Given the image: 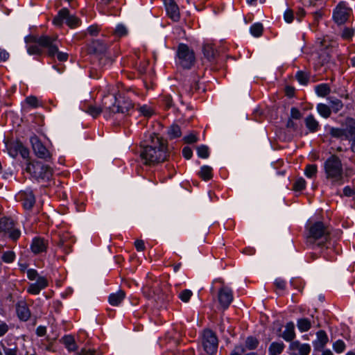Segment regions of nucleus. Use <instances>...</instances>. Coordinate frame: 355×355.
Instances as JSON below:
<instances>
[{"instance_id":"obj_1","label":"nucleus","mask_w":355,"mask_h":355,"mask_svg":"<svg viewBox=\"0 0 355 355\" xmlns=\"http://www.w3.org/2000/svg\"><path fill=\"white\" fill-rule=\"evenodd\" d=\"M140 156L146 164H154L164 161L167 152L164 141L158 135H151L150 144L143 148Z\"/></svg>"},{"instance_id":"obj_2","label":"nucleus","mask_w":355,"mask_h":355,"mask_svg":"<svg viewBox=\"0 0 355 355\" xmlns=\"http://www.w3.org/2000/svg\"><path fill=\"white\" fill-rule=\"evenodd\" d=\"M330 229L322 222L318 221L313 223L309 229V234L307 236V243L310 245L322 246L326 243L329 245L327 248H330L329 242Z\"/></svg>"},{"instance_id":"obj_3","label":"nucleus","mask_w":355,"mask_h":355,"mask_svg":"<svg viewBox=\"0 0 355 355\" xmlns=\"http://www.w3.org/2000/svg\"><path fill=\"white\" fill-rule=\"evenodd\" d=\"M326 178L331 180L333 184H342L343 169L340 159L336 155H331L324 162Z\"/></svg>"},{"instance_id":"obj_4","label":"nucleus","mask_w":355,"mask_h":355,"mask_svg":"<svg viewBox=\"0 0 355 355\" xmlns=\"http://www.w3.org/2000/svg\"><path fill=\"white\" fill-rule=\"evenodd\" d=\"M37 42L42 47L47 49L49 56L54 57L56 55L59 61H66L67 60L68 54L58 51L56 38H52L49 36H42L37 40Z\"/></svg>"},{"instance_id":"obj_5","label":"nucleus","mask_w":355,"mask_h":355,"mask_svg":"<svg viewBox=\"0 0 355 355\" xmlns=\"http://www.w3.org/2000/svg\"><path fill=\"white\" fill-rule=\"evenodd\" d=\"M177 57L178 63L184 69H190L196 61L194 51L184 44L178 45Z\"/></svg>"},{"instance_id":"obj_6","label":"nucleus","mask_w":355,"mask_h":355,"mask_svg":"<svg viewBox=\"0 0 355 355\" xmlns=\"http://www.w3.org/2000/svg\"><path fill=\"white\" fill-rule=\"evenodd\" d=\"M26 171L37 179L49 180L52 176V169L49 166L42 165L40 163H29L26 168Z\"/></svg>"},{"instance_id":"obj_7","label":"nucleus","mask_w":355,"mask_h":355,"mask_svg":"<svg viewBox=\"0 0 355 355\" xmlns=\"http://www.w3.org/2000/svg\"><path fill=\"white\" fill-rule=\"evenodd\" d=\"M63 20H65L66 24L72 28L79 24V19L76 16L71 15L67 8H62L59 11L53 19V24L56 26H61Z\"/></svg>"},{"instance_id":"obj_8","label":"nucleus","mask_w":355,"mask_h":355,"mask_svg":"<svg viewBox=\"0 0 355 355\" xmlns=\"http://www.w3.org/2000/svg\"><path fill=\"white\" fill-rule=\"evenodd\" d=\"M202 345L207 354H213L216 351L218 347V339L211 331H205L203 334Z\"/></svg>"},{"instance_id":"obj_9","label":"nucleus","mask_w":355,"mask_h":355,"mask_svg":"<svg viewBox=\"0 0 355 355\" xmlns=\"http://www.w3.org/2000/svg\"><path fill=\"white\" fill-rule=\"evenodd\" d=\"M114 98L117 103V105H113L107 107L112 113L126 114L133 107L132 103L128 99L125 98H122V99L121 98H117L116 96H114Z\"/></svg>"},{"instance_id":"obj_10","label":"nucleus","mask_w":355,"mask_h":355,"mask_svg":"<svg viewBox=\"0 0 355 355\" xmlns=\"http://www.w3.org/2000/svg\"><path fill=\"white\" fill-rule=\"evenodd\" d=\"M31 143L32 144L33 150L35 154L40 158L47 159L51 157L49 150L41 143L39 139L34 136L31 138Z\"/></svg>"},{"instance_id":"obj_11","label":"nucleus","mask_w":355,"mask_h":355,"mask_svg":"<svg viewBox=\"0 0 355 355\" xmlns=\"http://www.w3.org/2000/svg\"><path fill=\"white\" fill-rule=\"evenodd\" d=\"M218 302L223 309L228 308L233 300V295L231 289L227 287L221 288L218 294Z\"/></svg>"},{"instance_id":"obj_12","label":"nucleus","mask_w":355,"mask_h":355,"mask_svg":"<svg viewBox=\"0 0 355 355\" xmlns=\"http://www.w3.org/2000/svg\"><path fill=\"white\" fill-rule=\"evenodd\" d=\"M349 10L343 3H339L334 12V19L338 24L345 23L348 18Z\"/></svg>"},{"instance_id":"obj_13","label":"nucleus","mask_w":355,"mask_h":355,"mask_svg":"<svg viewBox=\"0 0 355 355\" xmlns=\"http://www.w3.org/2000/svg\"><path fill=\"white\" fill-rule=\"evenodd\" d=\"M164 5L168 15L175 21L179 20L180 12L175 2L173 0H164Z\"/></svg>"},{"instance_id":"obj_14","label":"nucleus","mask_w":355,"mask_h":355,"mask_svg":"<svg viewBox=\"0 0 355 355\" xmlns=\"http://www.w3.org/2000/svg\"><path fill=\"white\" fill-rule=\"evenodd\" d=\"M48 285L46 279L44 277H39L35 283L31 284L28 292L33 295H37L42 289Z\"/></svg>"},{"instance_id":"obj_15","label":"nucleus","mask_w":355,"mask_h":355,"mask_svg":"<svg viewBox=\"0 0 355 355\" xmlns=\"http://www.w3.org/2000/svg\"><path fill=\"white\" fill-rule=\"evenodd\" d=\"M20 198L23 201V206L26 209H31L35 202V196L32 191L30 190L21 193Z\"/></svg>"},{"instance_id":"obj_16","label":"nucleus","mask_w":355,"mask_h":355,"mask_svg":"<svg viewBox=\"0 0 355 355\" xmlns=\"http://www.w3.org/2000/svg\"><path fill=\"white\" fill-rule=\"evenodd\" d=\"M345 130V138L349 140L352 137H355V120L353 119H347L343 124Z\"/></svg>"},{"instance_id":"obj_17","label":"nucleus","mask_w":355,"mask_h":355,"mask_svg":"<svg viewBox=\"0 0 355 355\" xmlns=\"http://www.w3.org/2000/svg\"><path fill=\"white\" fill-rule=\"evenodd\" d=\"M46 242L40 238H35L31 244V250L35 254H38L46 250Z\"/></svg>"},{"instance_id":"obj_18","label":"nucleus","mask_w":355,"mask_h":355,"mask_svg":"<svg viewBox=\"0 0 355 355\" xmlns=\"http://www.w3.org/2000/svg\"><path fill=\"white\" fill-rule=\"evenodd\" d=\"M17 313L18 317L24 321L28 320L31 316V312L24 302H20L17 304Z\"/></svg>"},{"instance_id":"obj_19","label":"nucleus","mask_w":355,"mask_h":355,"mask_svg":"<svg viewBox=\"0 0 355 355\" xmlns=\"http://www.w3.org/2000/svg\"><path fill=\"white\" fill-rule=\"evenodd\" d=\"M295 326L293 322H288L285 326V330L282 333V337L286 341H291L295 336Z\"/></svg>"},{"instance_id":"obj_20","label":"nucleus","mask_w":355,"mask_h":355,"mask_svg":"<svg viewBox=\"0 0 355 355\" xmlns=\"http://www.w3.org/2000/svg\"><path fill=\"white\" fill-rule=\"evenodd\" d=\"M107 49V45L101 40H94L90 45V50L94 53L103 54Z\"/></svg>"},{"instance_id":"obj_21","label":"nucleus","mask_w":355,"mask_h":355,"mask_svg":"<svg viewBox=\"0 0 355 355\" xmlns=\"http://www.w3.org/2000/svg\"><path fill=\"white\" fill-rule=\"evenodd\" d=\"M40 38V37L35 38V37H30V38H26V41L27 43H29L30 42H33L35 43L34 44H31V45H29L28 46L27 51H28V54H30V55H36V54L42 53L41 49L37 46V44H38L40 46H41L37 42V40Z\"/></svg>"},{"instance_id":"obj_22","label":"nucleus","mask_w":355,"mask_h":355,"mask_svg":"<svg viewBox=\"0 0 355 355\" xmlns=\"http://www.w3.org/2000/svg\"><path fill=\"white\" fill-rule=\"evenodd\" d=\"M125 297V293L120 290L109 296V303L112 306H118Z\"/></svg>"},{"instance_id":"obj_23","label":"nucleus","mask_w":355,"mask_h":355,"mask_svg":"<svg viewBox=\"0 0 355 355\" xmlns=\"http://www.w3.org/2000/svg\"><path fill=\"white\" fill-rule=\"evenodd\" d=\"M284 348L283 343L273 342L269 347V354L270 355H279L280 354Z\"/></svg>"},{"instance_id":"obj_24","label":"nucleus","mask_w":355,"mask_h":355,"mask_svg":"<svg viewBox=\"0 0 355 355\" xmlns=\"http://www.w3.org/2000/svg\"><path fill=\"white\" fill-rule=\"evenodd\" d=\"M305 123L307 128L311 132H315L318 129V122L313 115H309L305 119Z\"/></svg>"},{"instance_id":"obj_25","label":"nucleus","mask_w":355,"mask_h":355,"mask_svg":"<svg viewBox=\"0 0 355 355\" xmlns=\"http://www.w3.org/2000/svg\"><path fill=\"white\" fill-rule=\"evenodd\" d=\"M13 227V221L10 218H3L0 220V231H10Z\"/></svg>"},{"instance_id":"obj_26","label":"nucleus","mask_w":355,"mask_h":355,"mask_svg":"<svg viewBox=\"0 0 355 355\" xmlns=\"http://www.w3.org/2000/svg\"><path fill=\"white\" fill-rule=\"evenodd\" d=\"M299 330L302 332L307 331L311 327V322L306 318L299 319L297 322Z\"/></svg>"},{"instance_id":"obj_27","label":"nucleus","mask_w":355,"mask_h":355,"mask_svg":"<svg viewBox=\"0 0 355 355\" xmlns=\"http://www.w3.org/2000/svg\"><path fill=\"white\" fill-rule=\"evenodd\" d=\"M212 168L209 166H203L200 168L199 175L204 180H207L212 178Z\"/></svg>"},{"instance_id":"obj_28","label":"nucleus","mask_w":355,"mask_h":355,"mask_svg":"<svg viewBox=\"0 0 355 355\" xmlns=\"http://www.w3.org/2000/svg\"><path fill=\"white\" fill-rule=\"evenodd\" d=\"M202 51L204 55L209 60L214 58L216 53L211 44H205Z\"/></svg>"},{"instance_id":"obj_29","label":"nucleus","mask_w":355,"mask_h":355,"mask_svg":"<svg viewBox=\"0 0 355 355\" xmlns=\"http://www.w3.org/2000/svg\"><path fill=\"white\" fill-rule=\"evenodd\" d=\"M317 110L318 113L324 118H328L331 114V108L323 103H319L317 105Z\"/></svg>"},{"instance_id":"obj_30","label":"nucleus","mask_w":355,"mask_h":355,"mask_svg":"<svg viewBox=\"0 0 355 355\" xmlns=\"http://www.w3.org/2000/svg\"><path fill=\"white\" fill-rule=\"evenodd\" d=\"M168 135L171 139H175L181 136L180 128L176 125L173 124L170 126L168 130Z\"/></svg>"},{"instance_id":"obj_31","label":"nucleus","mask_w":355,"mask_h":355,"mask_svg":"<svg viewBox=\"0 0 355 355\" xmlns=\"http://www.w3.org/2000/svg\"><path fill=\"white\" fill-rule=\"evenodd\" d=\"M315 92L320 96H325L329 94L330 88L326 84H321L315 87Z\"/></svg>"},{"instance_id":"obj_32","label":"nucleus","mask_w":355,"mask_h":355,"mask_svg":"<svg viewBox=\"0 0 355 355\" xmlns=\"http://www.w3.org/2000/svg\"><path fill=\"white\" fill-rule=\"evenodd\" d=\"M329 101H330L331 108L332 109V110L334 112H338L343 107V103L341 102L340 100H339L338 98H330Z\"/></svg>"},{"instance_id":"obj_33","label":"nucleus","mask_w":355,"mask_h":355,"mask_svg":"<svg viewBox=\"0 0 355 355\" xmlns=\"http://www.w3.org/2000/svg\"><path fill=\"white\" fill-rule=\"evenodd\" d=\"M15 150L20 153L24 159H26L29 156L28 150L21 143H17L15 146Z\"/></svg>"},{"instance_id":"obj_34","label":"nucleus","mask_w":355,"mask_h":355,"mask_svg":"<svg viewBox=\"0 0 355 355\" xmlns=\"http://www.w3.org/2000/svg\"><path fill=\"white\" fill-rule=\"evenodd\" d=\"M262 32L263 26L261 24H254L250 28V33L254 37H259L262 34Z\"/></svg>"},{"instance_id":"obj_35","label":"nucleus","mask_w":355,"mask_h":355,"mask_svg":"<svg viewBox=\"0 0 355 355\" xmlns=\"http://www.w3.org/2000/svg\"><path fill=\"white\" fill-rule=\"evenodd\" d=\"M63 343L69 350H74L76 349L75 340L72 336H64L63 338Z\"/></svg>"},{"instance_id":"obj_36","label":"nucleus","mask_w":355,"mask_h":355,"mask_svg":"<svg viewBox=\"0 0 355 355\" xmlns=\"http://www.w3.org/2000/svg\"><path fill=\"white\" fill-rule=\"evenodd\" d=\"M198 155L203 159H206L209 157V148L207 146L201 145L196 147Z\"/></svg>"},{"instance_id":"obj_37","label":"nucleus","mask_w":355,"mask_h":355,"mask_svg":"<svg viewBox=\"0 0 355 355\" xmlns=\"http://www.w3.org/2000/svg\"><path fill=\"white\" fill-rule=\"evenodd\" d=\"M86 112L93 117H96L102 112V109L96 105H89L87 107Z\"/></svg>"},{"instance_id":"obj_38","label":"nucleus","mask_w":355,"mask_h":355,"mask_svg":"<svg viewBox=\"0 0 355 355\" xmlns=\"http://www.w3.org/2000/svg\"><path fill=\"white\" fill-rule=\"evenodd\" d=\"M317 173V166L315 164L308 165L304 171L306 177L311 178L315 175Z\"/></svg>"},{"instance_id":"obj_39","label":"nucleus","mask_w":355,"mask_h":355,"mask_svg":"<svg viewBox=\"0 0 355 355\" xmlns=\"http://www.w3.org/2000/svg\"><path fill=\"white\" fill-rule=\"evenodd\" d=\"M318 342L320 343V347H324L328 342V338L326 333L324 331H319L317 333Z\"/></svg>"},{"instance_id":"obj_40","label":"nucleus","mask_w":355,"mask_h":355,"mask_svg":"<svg viewBox=\"0 0 355 355\" xmlns=\"http://www.w3.org/2000/svg\"><path fill=\"white\" fill-rule=\"evenodd\" d=\"M330 134L332 137L336 138H341L345 137V130L343 126L341 128H331L330 129Z\"/></svg>"},{"instance_id":"obj_41","label":"nucleus","mask_w":355,"mask_h":355,"mask_svg":"<svg viewBox=\"0 0 355 355\" xmlns=\"http://www.w3.org/2000/svg\"><path fill=\"white\" fill-rule=\"evenodd\" d=\"M15 258V254L12 251L5 252L2 255V260L6 263H11Z\"/></svg>"},{"instance_id":"obj_42","label":"nucleus","mask_w":355,"mask_h":355,"mask_svg":"<svg viewBox=\"0 0 355 355\" xmlns=\"http://www.w3.org/2000/svg\"><path fill=\"white\" fill-rule=\"evenodd\" d=\"M192 294L190 290L186 289L180 293L179 297L182 302H188Z\"/></svg>"},{"instance_id":"obj_43","label":"nucleus","mask_w":355,"mask_h":355,"mask_svg":"<svg viewBox=\"0 0 355 355\" xmlns=\"http://www.w3.org/2000/svg\"><path fill=\"white\" fill-rule=\"evenodd\" d=\"M333 349L337 353H342L345 349V344L343 340H338L334 343Z\"/></svg>"},{"instance_id":"obj_44","label":"nucleus","mask_w":355,"mask_h":355,"mask_svg":"<svg viewBox=\"0 0 355 355\" xmlns=\"http://www.w3.org/2000/svg\"><path fill=\"white\" fill-rule=\"evenodd\" d=\"M258 343H259V342H258L257 339L252 338V337L248 338L246 340V342H245L246 347L249 349H255L257 347Z\"/></svg>"},{"instance_id":"obj_45","label":"nucleus","mask_w":355,"mask_h":355,"mask_svg":"<svg viewBox=\"0 0 355 355\" xmlns=\"http://www.w3.org/2000/svg\"><path fill=\"white\" fill-rule=\"evenodd\" d=\"M139 112L145 116L149 117L153 114V110L148 105H143L139 107Z\"/></svg>"},{"instance_id":"obj_46","label":"nucleus","mask_w":355,"mask_h":355,"mask_svg":"<svg viewBox=\"0 0 355 355\" xmlns=\"http://www.w3.org/2000/svg\"><path fill=\"white\" fill-rule=\"evenodd\" d=\"M306 182L303 178H299L294 184V189L295 191H301L305 188Z\"/></svg>"},{"instance_id":"obj_47","label":"nucleus","mask_w":355,"mask_h":355,"mask_svg":"<svg viewBox=\"0 0 355 355\" xmlns=\"http://www.w3.org/2000/svg\"><path fill=\"white\" fill-rule=\"evenodd\" d=\"M114 33L116 35L121 37L125 35L128 33V31L123 25L119 24L116 26Z\"/></svg>"},{"instance_id":"obj_48","label":"nucleus","mask_w":355,"mask_h":355,"mask_svg":"<svg viewBox=\"0 0 355 355\" xmlns=\"http://www.w3.org/2000/svg\"><path fill=\"white\" fill-rule=\"evenodd\" d=\"M26 102L31 106L37 107H38L39 103L37 98L34 96H28L26 98Z\"/></svg>"},{"instance_id":"obj_49","label":"nucleus","mask_w":355,"mask_h":355,"mask_svg":"<svg viewBox=\"0 0 355 355\" xmlns=\"http://www.w3.org/2000/svg\"><path fill=\"white\" fill-rule=\"evenodd\" d=\"M311 351V347L308 344H302L298 349L300 355H308Z\"/></svg>"},{"instance_id":"obj_50","label":"nucleus","mask_w":355,"mask_h":355,"mask_svg":"<svg viewBox=\"0 0 355 355\" xmlns=\"http://www.w3.org/2000/svg\"><path fill=\"white\" fill-rule=\"evenodd\" d=\"M296 77L300 83L305 85L307 83L308 78L306 75L302 71H298L296 74Z\"/></svg>"},{"instance_id":"obj_51","label":"nucleus","mask_w":355,"mask_h":355,"mask_svg":"<svg viewBox=\"0 0 355 355\" xmlns=\"http://www.w3.org/2000/svg\"><path fill=\"white\" fill-rule=\"evenodd\" d=\"M7 232L9 234V237L14 241L17 240L20 236V231L17 229H13V227Z\"/></svg>"},{"instance_id":"obj_52","label":"nucleus","mask_w":355,"mask_h":355,"mask_svg":"<svg viewBox=\"0 0 355 355\" xmlns=\"http://www.w3.org/2000/svg\"><path fill=\"white\" fill-rule=\"evenodd\" d=\"M354 35V31L350 28H345L342 33V37L345 40H349Z\"/></svg>"},{"instance_id":"obj_53","label":"nucleus","mask_w":355,"mask_h":355,"mask_svg":"<svg viewBox=\"0 0 355 355\" xmlns=\"http://www.w3.org/2000/svg\"><path fill=\"white\" fill-rule=\"evenodd\" d=\"M27 277L30 280L37 279L40 277L37 274V272L34 269H29L27 271Z\"/></svg>"},{"instance_id":"obj_54","label":"nucleus","mask_w":355,"mask_h":355,"mask_svg":"<svg viewBox=\"0 0 355 355\" xmlns=\"http://www.w3.org/2000/svg\"><path fill=\"white\" fill-rule=\"evenodd\" d=\"M284 20L287 22V23H291L292 22L293 19V11L290 9L287 10L285 12H284Z\"/></svg>"},{"instance_id":"obj_55","label":"nucleus","mask_w":355,"mask_h":355,"mask_svg":"<svg viewBox=\"0 0 355 355\" xmlns=\"http://www.w3.org/2000/svg\"><path fill=\"white\" fill-rule=\"evenodd\" d=\"M75 355H99L96 351L83 349L78 353Z\"/></svg>"},{"instance_id":"obj_56","label":"nucleus","mask_w":355,"mask_h":355,"mask_svg":"<svg viewBox=\"0 0 355 355\" xmlns=\"http://www.w3.org/2000/svg\"><path fill=\"white\" fill-rule=\"evenodd\" d=\"M198 140L197 137L193 134H190L184 137V141L188 144H192L196 142Z\"/></svg>"},{"instance_id":"obj_57","label":"nucleus","mask_w":355,"mask_h":355,"mask_svg":"<svg viewBox=\"0 0 355 355\" xmlns=\"http://www.w3.org/2000/svg\"><path fill=\"white\" fill-rule=\"evenodd\" d=\"M291 118L299 119L301 118V113L296 107H292L291 110Z\"/></svg>"},{"instance_id":"obj_58","label":"nucleus","mask_w":355,"mask_h":355,"mask_svg":"<svg viewBox=\"0 0 355 355\" xmlns=\"http://www.w3.org/2000/svg\"><path fill=\"white\" fill-rule=\"evenodd\" d=\"M182 153H183L184 157L187 159H189L192 157V155H193V152H192L191 149L187 146H186L183 148Z\"/></svg>"},{"instance_id":"obj_59","label":"nucleus","mask_w":355,"mask_h":355,"mask_svg":"<svg viewBox=\"0 0 355 355\" xmlns=\"http://www.w3.org/2000/svg\"><path fill=\"white\" fill-rule=\"evenodd\" d=\"M8 330L7 324L0 321V337L3 336Z\"/></svg>"},{"instance_id":"obj_60","label":"nucleus","mask_w":355,"mask_h":355,"mask_svg":"<svg viewBox=\"0 0 355 355\" xmlns=\"http://www.w3.org/2000/svg\"><path fill=\"white\" fill-rule=\"evenodd\" d=\"M135 245L138 251H143L145 249L144 242L142 240H137Z\"/></svg>"},{"instance_id":"obj_61","label":"nucleus","mask_w":355,"mask_h":355,"mask_svg":"<svg viewBox=\"0 0 355 355\" xmlns=\"http://www.w3.org/2000/svg\"><path fill=\"white\" fill-rule=\"evenodd\" d=\"M87 31L91 35L94 36L98 34L99 29L96 26H91L87 28Z\"/></svg>"},{"instance_id":"obj_62","label":"nucleus","mask_w":355,"mask_h":355,"mask_svg":"<svg viewBox=\"0 0 355 355\" xmlns=\"http://www.w3.org/2000/svg\"><path fill=\"white\" fill-rule=\"evenodd\" d=\"M8 57V53L6 50L0 49V62L6 61Z\"/></svg>"},{"instance_id":"obj_63","label":"nucleus","mask_w":355,"mask_h":355,"mask_svg":"<svg viewBox=\"0 0 355 355\" xmlns=\"http://www.w3.org/2000/svg\"><path fill=\"white\" fill-rule=\"evenodd\" d=\"M302 344H301L299 341L296 340V341H293L291 343L290 345V349L291 350H294V351H298V349H300V347H301Z\"/></svg>"},{"instance_id":"obj_64","label":"nucleus","mask_w":355,"mask_h":355,"mask_svg":"<svg viewBox=\"0 0 355 355\" xmlns=\"http://www.w3.org/2000/svg\"><path fill=\"white\" fill-rule=\"evenodd\" d=\"M5 355H17V351L15 349H9L3 347Z\"/></svg>"}]
</instances>
